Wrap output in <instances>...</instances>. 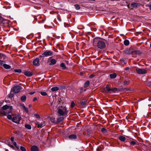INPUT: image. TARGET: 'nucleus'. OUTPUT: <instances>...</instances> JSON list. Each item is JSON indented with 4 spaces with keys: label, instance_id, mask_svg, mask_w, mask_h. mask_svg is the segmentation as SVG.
Masks as SVG:
<instances>
[{
    "label": "nucleus",
    "instance_id": "f257e3e1",
    "mask_svg": "<svg viewBox=\"0 0 151 151\" xmlns=\"http://www.w3.org/2000/svg\"><path fill=\"white\" fill-rule=\"evenodd\" d=\"M93 45L95 47L102 49L104 48L106 46L105 42L100 39L95 38L93 40Z\"/></svg>",
    "mask_w": 151,
    "mask_h": 151
},
{
    "label": "nucleus",
    "instance_id": "f03ea898",
    "mask_svg": "<svg viewBox=\"0 0 151 151\" xmlns=\"http://www.w3.org/2000/svg\"><path fill=\"white\" fill-rule=\"evenodd\" d=\"M12 106H9L7 105L4 106L2 107V110H5L8 109L6 111H3V114L5 116H6L7 114L11 113L12 112Z\"/></svg>",
    "mask_w": 151,
    "mask_h": 151
},
{
    "label": "nucleus",
    "instance_id": "7ed1b4c3",
    "mask_svg": "<svg viewBox=\"0 0 151 151\" xmlns=\"http://www.w3.org/2000/svg\"><path fill=\"white\" fill-rule=\"evenodd\" d=\"M117 91L116 88H110L109 85H107L104 89V91L106 93H111L116 92Z\"/></svg>",
    "mask_w": 151,
    "mask_h": 151
},
{
    "label": "nucleus",
    "instance_id": "20e7f679",
    "mask_svg": "<svg viewBox=\"0 0 151 151\" xmlns=\"http://www.w3.org/2000/svg\"><path fill=\"white\" fill-rule=\"evenodd\" d=\"M68 112V111L65 107L60 109L58 110V113L60 116H64L66 115Z\"/></svg>",
    "mask_w": 151,
    "mask_h": 151
},
{
    "label": "nucleus",
    "instance_id": "39448f33",
    "mask_svg": "<svg viewBox=\"0 0 151 151\" xmlns=\"http://www.w3.org/2000/svg\"><path fill=\"white\" fill-rule=\"evenodd\" d=\"M21 119V117L19 115H14L12 119V121L13 122L19 124L20 123V121Z\"/></svg>",
    "mask_w": 151,
    "mask_h": 151
},
{
    "label": "nucleus",
    "instance_id": "423d86ee",
    "mask_svg": "<svg viewBox=\"0 0 151 151\" xmlns=\"http://www.w3.org/2000/svg\"><path fill=\"white\" fill-rule=\"evenodd\" d=\"M137 72L139 74H145L147 73L146 70L143 69H139L138 68H136Z\"/></svg>",
    "mask_w": 151,
    "mask_h": 151
},
{
    "label": "nucleus",
    "instance_id": "0eeeda50",
    "mask_svg": "<svg viewBox=\"0 0 151 151\" xmlns=\"http://www.w3.org/2000/svg\"><path fill=\"white\" fill-rule=\"evenodd\" d=\"M53 54V52L51 51L45 52L42 54V55L44 57H47L49 56H52Z\"/></svg>",
    "mask_w": 151,
    "mask_h": 151
},
{
    "label": "nucleus",
    "instance_id": "6e6552de",
    "mask_svg": "<svg viewBox=\"0 0 151 151\" xmlns=\"http://www.w3.org/2000/svg\"><path fill=\"white\" fill-rule=\"evenodd\" d=\"M21 87L20 86H14L12 88V91L15 93H18L20 91Z\"/></svg>",
    "mask_w": 151,
    "mask_h": 151
},
{
    "label": "nucleus",
    "instance_id": "1a4fd4ad",
    "mask_svg": "<svg viewBox=\"0 0 151 151\" xmlns=\"http://www.w3.org/2000/svg\"><path fill=\"white\" fill-rule=\"evenodd\" d=\"M33 65L36 66H39L40 64L39 63V59L38 58H36L33 61Z\"/></svg>",
    "mask_w": 151,
    "mask_h": 151
},
{
    "label": "nucleus",
    "instance_id": "9d476101",
    "mask_svg": "<svg viewBox=\"0 0 151 151\" xmlns=\"http://www.w3.org/2000/svg\"><path fill=\"white\" fill-rule=\"evenodd\" d=\"M7 22L1 16H0V24L1 25L6 24Z\"/></svg>",
    "mask_w": 151,
    "mask_h": 151
},
{
    "label": "nucleus",
    "instance_id": "9b49d317",
    "mask_svg": "<svg viewBox=\"0 0 151 151\" xmlns=\"http://www.w3.org/2000/svg\"><path fill=\"white\" fill-rule=\"evenodd\" d=\"M140 4L139 3H132L131 4V6L133 8L137 7L138 6H139Z\"/></svg>",
    "mask_w": 151,
    "mask_h": 151
},
{
    "label": "nucleus",
    "instance_id": "f8f14e48",
    "mask_svg": "<svg viewBox=\"0 0 151 151\" xmlns=\"http://www.w3.org/2000/svg\"><path fill=\"white\" fill-rule=\"evenodd\" d=\"M24 74L27 76H30L32 75V72L26 71L24 73Z\"/></svg>",
    "mask_w": 151,
    "mask_h": 151
},
{
    "label": "nucleus",
    "instance_id": "ddd939ff",
    "mask_svg": "<svg viewBox=\"0 0 151 151\" xmlns=\"http://www.w3.org/2000/svg\"><path fill=\"white\" fill-rule=\"evenodd\" d=\"M31 150L32 151H38L39 149L37 146L34 145L32 147Z\"/></svg>",
    "mask_w": 151,
    "mask_h": 151
},
{
    "label": "nucleus",
    "instance_id": "4468645a",
    "mask_svg": "<svg viewBox=\"0 0 151 151\" xmlns=\"http://www.w3.org/2000/svg\"><path fill=\"white\" fill-rule=\"evenodd\" d=\"M68 138L70 139H74L77 138V136L76 135L72 134L69 135Z\"/></svg>",
    "mask_w": 151,
    "mask_h": 151
},
{
    "label": "nucleus",
    "instance_id": "2eb2a0df",
    "mask_svg": "<svg viewBox=\"0 0 151 151\" xmlns=\"http://www.w3.org/2000/svg\"><path fill=\"white\" fill-rule=\"evenodd\" d=\"M109 76L111 78L113 79L115 78L116 77L117 75L116 73H114L110 74Z\"/></svg>",
    "mask_w": 151,
    "mask_h": 151
},
{
    "label": "nucleus",
    "instance_id": "dca6fc26",
    "mask_svg": "<svg viewBox=\"0 0 151 151\" xmlns=\"http://www.w3.org/2000/svg\"><path fill=\"white\" fill-rule=\"evenodd\" d=\"M119 139L121 141L124 142L125 141L126 138L124 136H120L119 137Z\"/></svg>",
    "mask_w": 151,
    "mask_h": 151
},
{
    "label": "nucleus",
    "instance_id": "f3484780",
    "mask_svg": "<svg viewBox=\"0 0 151 151\" xmlns=\"http://www.w3.org/2000/svg\"><path fill=\"white\" fill-rule=\"evenodd\" d=\"M3 66L6 69H10L11 67V66L9 65L5 64H4L3 65Z\"/></svg>",
    "mask_w": 151,
    "mask_h": 151
},
{
    "label": "nucleus",
    "instance_id": "a211bd4d",
    "mask_svg": "<svg viewBox=\"0 0 151 151\" xmlns=\"http://www.w3.org/2000/svg\"><path fill=\"white\" fill-rule=\"evenodd\" d=\"M51 90L52 91L55 92L58 91L59 90V88L57 87H52Z\"/></svg>",
    "mask_w": 151,
    "mask_h": 151
},
{
    "label": "nucleus",
    "instance_id": "6ab92c4d",
    "mask_svg": "<svg viewBox=\"0 0 151 151\" xmlns=\"http://www.w3.org/2000/svg\"><path fill=\"white\" fill-rule=\"evenodd\" d=\"M56 63V61L55 59H52L50 60V65H53L55 64Z\"/></svg>",
    "mask_w": 151,
    "mask_h": 151
},
{
    "label": "nucleus",
    "instance_id": "aec40b11",
    "mask_svg": "<svg viewBox=\"0 0 151 151\" xmlns=\"http://www.w3.org/2000/svg\"><path fill=\"white\" fill-rule=\"evenodd\" d=\"M27 97L26 96H22L21 98V99L22 101V102H24L26 100Z\"/></svg>",
    "mask_w": 151,
    "mask_h": 151
},
{
    "label": "nucleus",
    "instance_id": "412c9836",
    "mask_svg": "<svg viewBox=\"0 0 151 151\" xmlns=\"http://www.w3.org/2000/svg\"><path fill=\"white\" fill-rule=\"evenodd\" d=\"M124 43L125 45L127 46L129 43V40H126L124 41Z\"/></svg>",
    "mask_w": 151,
    "mask_h": 151
},
{
    "label": "nucleus",
    "instance_id": "4be33fe9",
    "mask_svg": "<svg viewBox=\"0 0 151 151\" xmlns=\"http://www.w3.org/2000/svg\"><path fill=\"white\" fill-rule=\"evenodd\" d=\"M60 66L62 68L63 70H65L66 69V67L65 66V63H61L60 65Z\"/></svg>",
    "mask_w": 151,
    "mask_h": 151
},
{
    "label": "nucleus",
    "instance_id": "5701e85b",
    "mask_svg": "<svg viewBox=\"0 0 151 151\" xmlns=\"http://www.w3.org/2000/svg\"><path fill=\"white\" fill-rule=\"evenodd\" d=\"M63 120L64 118L63 117H60L58 119L57 122H60L63 121Z\"/></svg>",
    "mask_w": 151,
    "mask_h": 151
},
{
    "label": "nucleus",
    "instance_id": "b1692460",
    "mask_svg": "<svg viewBox=\"0 0 151 151\" xmlns=\"http://www.w3.org/2000/svg\"><path fill=\"white\" fill-rule=\"evenodd\" d=\"M24 127L26 129H28L30 130L31 129V126L29 124H25Z\"/></svg>",
    "mask_w": 151,
    "mask_h": 151
},
{
    "label": "nucleus",
    "instance_id": "393cba45",
    "mask_svg": "<svg viewBox=\"0 0 151 151\" xmlns=\"http://www.w3.org/2000/svg\"><path fill=\"white\" fill-rule=\"evenodd\" d=\"M129 80L128 79H126L123 82V83L124 85H127L129 84Z\"/></svg>",
    "mask_w": 151,
    "mask_h": 151
},
{
    "label": "nucleus",
    "instance_id": "a878e982",
    "mask_svg": "<svg viewBox=\"0 0 151 151\" xmlns=\"http://www.w3.org/2000/svg\"><path fill=\"white\" fill-rule=\"evenodd\" d=\"M48 118L52 122L54 123L55 122V120L54 118H53L49 116L48 117Z\"/></svg>",
    "mask_w": 151,
    "mask_h": 151
},
{
    "label": "nucleus",
    "instance_id": "bb28decb",
    "mask_svg": "<svg viewBox=\"0 0 151 151\" xmlns=\"http://www.w3.org/2000/svg\"><path fill=\"white\" fill-rule=\"evenodd\" d=\"M45 125V124L44 123H43L41 124H39L37 126L38 128H41Z\"/></svg>",
    "mask_w": 151,
    "mask_h": 151
},
{
    "label": "nucleus",
    "instance_id": "cd10ccee",
    "mask_svg": "<svg viewBox=\"0 0 151 151\" xmlns=\"http://www.w3.org/2000/svg\"><path fill=\"white\" fill-rule=\"evenodd\" d=\"M90 82L89 81H88L86 82L84 84V86L85 87H88L89 85Z\"/></svg>",
    "mask_w": 151,
    "mask_h": 151
},
{
    "label": "nucleus",
    "instance_id": "c85d7f7f",
    "mask_svg": "<svg viewBox=\"0 0 151 151\" xmlns=\"http://www.w3.org/2000/svg\"><path fill=\"white\" fill-rule=\"evenodd\" d=\"M74 6L76 9L77 10L79 9L80 8V5H79L78 4H75L74 5Z\"/></svg>",
    "mask_w": 151,
    "mask_h": 151
},
{
    "label": "nucleus",
    "instance_id": "c756f323",
    "mask_svg": "<svg viewBox=\"0 0 151 151\" xmlns=\"http://www.w3.org/2000/svg\"><path fill=\"white\" fill-rule=\"evenodd\" d=\"M75 105V104L74 101H72L71 103V107L72 108H73L74 107Z\"/></svg>",
    "mask_w": 151,
    "mask_h": 151
},
{
    "label": "nucleus",
    "instance_id": "7c9ffc66",
    "mask_svg": "<svg viewBox=\"0 0 151 151\" xmlns=\"http://www.w3.org/2000/svg\"><path fill=\"white\" fill-rule=\"evenodd\" d=\"M14 71L15 72L20 73L21 72L22 70L21 69H15L14 70Z\"/></svg>",
    "mask_w": 151,
    "mask_h": 151
},
{
    "label": "nucleus",
    "instance_id": "2f4dec72",
    "mask_svg": "<svg viewBox=\"0 0 151 151\" xmlns=\"http://www.w3.org/2000/svg\"><path fill=\"white\" fill-rule=\"evenodd\" d=\"M101 131L104 133H106V129L105 128H103L101 129Z\"/></svg>",
    "mask_w": 151,
    "mask_h": 151
},
{
    "label": "nucleus",
    "instance_id": "473e14b6",
    "mask_svg": "<svg viewBox=\"0 0 151 151\" xmlns=\"http://www.w3.org/2000/svg\"><path fill=\"white\" fill-rule=\"evenodd\" d=\"M40 94L42 96H46L47 95V93L46 92H41L40 93Z\"/></svg>",
    "mask_w": 151,
    "mask_h": 151
},
{
    "label": "nucleus",
    "instance_id": "72a5a7b5",
    "mask_svg": "<svg viewBox=\"0 0 151 151\" xmlns=\"http://www.w3.org/2000/svg\"><path fill=\"white\" fill-rule=\"evenodd\" d=\"M7 118L9 120H12V116L10 114H8L7 115Z\"/></svg>",
    "mask_w": 151,
    "mask_h": 151
},
{
    "label": "nucleus",
    "instance_id": "f704fd0d",
    "mask_svg": "<svg viewBox=\"0 0 151 151\" xmlns=\"http://www.w3.org/2000/svg\"><path fill=\"white\" fill-rule=\"evenodd\" d=\"M34 116L37 119H40V116L37 114H35Z\"/></svg>",
    "mask_w": 151,
    "mask_h": 151
},
{
    "label": "nucleus",
    "instance_id": "c9c22d12",
    "mask_svg": "<svg viewBox=\"0 0 151 151\" xmlns=\"http://www.w3.org/2000/svg\"><path fill=\"white\" fill-rule=\"evenodd\" d=\"M20 149L22 151H26L25 148L22 146H21L20 147Z\"/></svg>",
    "mask_w": 151,
    "mask_h": 151
},
{
    "label": "nucleus",
    "instance_id": "e433bc0d",
    "mask_svg": "<svg viewBox=\"0 0 151 151\" xmlns=\"http://www.w3.org/2000/svg\"><path fill=\"white\" fill-rule=\"evenodd\" d=\"M81 104L82 105H85V101L84 100H83L81 101Z\"/></svg>",
    "mask_w": 151,
    "mask_h": 151
},
{
    "label": "nucleus",
    "instance_id": "4c0bfd02",
    "mask_svg": "<svg viewBox=\"0 0 151 151\" xmlns=\"http://www.w3.org/2000/svg\"><path fill=\"white\" fill-rule=\"evenodd\" d=\"M130 143L131 145H134L136 144V142L134 141H132L130 142Z\"/></svg>",
    "mask_w": 151,
    "mask_h": 151
},
{
    "label": "nucleus",
    "instance_id": "58836bf2",
    "mask_svg": "<svg viewBox=\"0 0 151 151\" xmlns=\"http://www.w3.org/2000/svg\"><path fill=\"white\" fill-rule=\"evenodd\" d=\"M24 109L27 112H29V110L27 108H26V107H25V108H24Z\"/></svg>",
    "mask_w": 151,
    "mask_h": 151
},
{
    "label": "nucleus",
    "instance_id": "ea45409f",
    "mask_svg": "<svg viewBox=\"0 0 151 151\" xmlns=\"http://www.w3.org/2000/svg\"><path fill=\"white\" fill-rule=\"evenodd\" d=\"M4 63V61L0 60V66L2 65H3Z\"/></svg>",
    "mask_w": 151,
    "mask_h": 151
},
{
    "label": "nucleus",
    "instance_id": "a19ab883",
    "mask_svg": "<svg viewBox=\"0 0 151 151\" xmlns=\"http://www.w3.org/2000/svg\"><path fill=\"white\" fill-rule=\"evenodd\" d=\"M9 146L10 147L12 148L13 149H14V147L13 145H10V144H9Z\"/></svg>",
    "mask_w": 151,
    "mask_h": 151
},
{
    "label": "nucleus",
    "instance_id": "79ce46f5",
    "mask_svg": "<svg viewBox=\"0 0 151 151\" xmlns=\"http://www.w3.org/2000/svg\"><path fill=\"white\" fill-rule=\"evenodd\" d=\"M37 100V98L36 97H35L34 98L33 101H35Z\"/></svg>",
    "mask_w": 151,
    "mask_h": 151
},
{
    "label": "nucleus",
    "instance_id": "37998d69",
    "mask_svg": "<svg viewBox=\"0 0 151 151\" xmlns=\"http://www.w3.org/2000/svg\"><path fill=\"white\" fill-rule=\"evenodd\" d=\"M94 76L93 75H91L90 76L89 78H92L94 77Z\"/></svg>",
    "mask_w": 151,
    "mask_h": 151
},
{
    "label": "nucleus",
    "instance_id": "c03bdc74",
    "mask_svg": "<svg viewBox=\"0 0 151 151\" xmlns=\"http://www.w3.org/2000/svg\"><path fill=\"white\" fill-rule=\"evenodd\" d=\"M10 139L12 142H13L14 140V138L13 137H12Z\"/></svg>",
    "mask_w": 151,
    "mask_h": 151
},
{
    "label": "nucleus",
    "instance_id": "a18cd8bd",
    "mask_svg": "<svg viewBox=\"0 0 151 151\" xmlns=\"http://www.w3.org/2000/svg\"><path fill=\"white\" fill-rule=\"evenodd\" d=\"M13 144L15 146L17 145V143L15 142H13Z\"/></svg>",
    "mask_w": 151,
    "mask_h": 151
},
{
    "label": "nucleus",
    "instance_id": "49530a36",
    "mask_svg": "<svg viewBox=\"0 0 151 151\" xmlns=\"http://www.w3.org/2000/svg\"><path fill=\"white\" fill-rule=\"evenodd\" d=\"M35 124H36V125H37V126L38 125V124H39V123L37 121H35Z\"/></svg>",
    "mask_w": 151,
    "mask_h": 151
},
{
    "label": "nucleus",
    "instance_id": "de8ad7c7",
    "mask_svg": "<svg viewBox=\"0 0 151 151\" xmlns=\"http://www.w3.org/2000/svg\"><path fill=\"white\" fill-rule=\"evenodd\" d=\"M22 106L23 108V109H24V108L26 107L24 104L22 105Z\"/></svg>",
    "mask_w": 151,
    "mask_h": 151
},
{
    "label": "nucleus",
    "instance_id": "09e8293b",
    "mask_svg": "<svg viewBox=\"0 0 151 151\" xmlns=\"http://www.w3.org/2000/svg\"><path fill=\"white\" fill-rule=\"evenodd\" d=\"M129 67H126L125 69V70H128L129 69Z\"/></svg>",
    "mask_w": 151,
    "mask_h": 151
},
{
    "label": "nucleus",
    "instance_id": "8fccbe9b",
    "mask_svg": "<svg viewBox=\"0 0 151 151\" xmlns=\"http://www.w3.org/2000/svg\"><path fill=\"white\" fill-rule=\"evenodd\" d=\"M34 93V92H31L30 93V94H31V95H32Z\"/></svg>",
    "mask_w": 151,
    "mask_h": 151
},
{
    "label": "nucleus",
    "instance_id": "3c124183",
    "mask_svg": "<svg viewBox=\"0 0 151 151\" xmlns=\"http://www.w3.org/2000/svg\"><path fill=\"white\" fill-rule=\"evenodd\" d=\"M17 149H19V146H17V145L16 146H15Z\"/></svg>",
    "mask_w": 151,
    "mask_h": 151
},
{
    "label": "nucleus",
    "instance_id": "603ef678",
    "mask_svg": "<svg viewBox=\"0 0 151 151\" xmlns=\"http://www.w3.org/2000/svg\"><path fill=\"white\" fill-rule=\"evenodd\" d=\"M149 7H150V9L151 10V5H150Z\"/></svg>",
    "mask_w": 151,
    "mask_h": 151
},
{
    "label": "nucleus",
    "instance_id": "864d4df0",
    "mask_svg": "<svg viewBox=\"0 0 151 151\" xmlns=\"http://www.w3.org/2000/svg\"><path fill=\"white\" fill-rule=\"evenodd\" d=\"M31 104H29V107H31Z\"/></svg>",
    "mask_w": 151,
    "mask_h": 151
},
{
    "label": "nucleus",
    "instance_id": "5fc2aeb1",
    "mask_svg": "<svg viewBox=\"0 0 151 151\" xmlns=\"http://www.w3.org/2000/svg\"><path fill=\"white\" fill-rule=\"evenodd\" d=\"M43 57V56H42V55H40V58H42V57Z\"/></svg>",
    "mask_w": 151,
    "mask_h": 151
},
{
    "label": "nucleus",
    "instance_id": "6e6d98bb",
    "mask_svg": "<svg viewBox=\"0 0 151 151\" xmlns=\"http://www.w3.org/2000/svg\"><path fill=\"white\" fill-rule=\"evenodd\" d=\"M50 105H51V106H52V103H51L50 104Z\"/></svg>",
    "mask_w": 151,
    "mask_h": 151
},
{
    "label": "nucleus",
    "instance_id": "4d7b16f0",
    "mask_svg": "<svg viewBox=\"0 0 151 151\" xmlns=\"http://www.w3.org/2000/svg\"><path fill=\"white\" fill-rule=\"evenodd\" d=\"M126 54H129V52H126Z\"/></svg>",
    "mask_w": 151,
    "mask_h": 151
},
{
    "label": "nucleus",
    "instance_id": "13d9d810",
    "mask_svg": "<svg viewBox=\"0 0 151 151\" xmlns=\"http://www.w3.org/2000/svg\"><path fill=\"white\" fill-rule=\"evenodd\" d=\"M150 47H151V44H150Z\"/></svg>",
    "mask_w": 151,
    "mask_h": 151
},
{
    "label": "nucleus",
    "instance_id": "bf43d9fd",
    "mask_svg": "<svg viewBox=\"0 0 151 151\" xmlns=\"http://www.w3.org/2000/svg\"><path fill=\"white\" fill-rule=\"evenodd\" d=\"M11 96L12 97H13V96L11 95Z\"/></svg>",
    "mask_w": 151,
    "mask_h": 151
}]
</instances>
